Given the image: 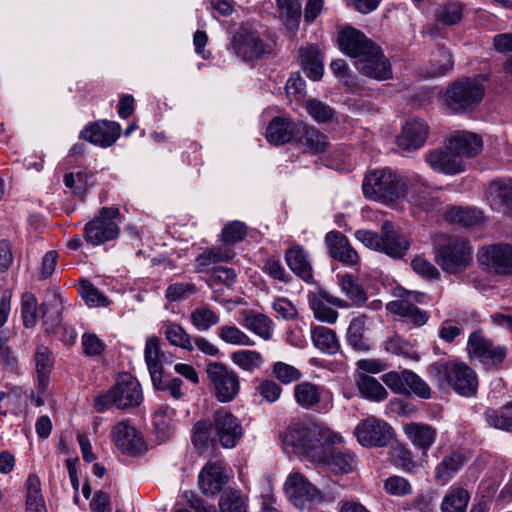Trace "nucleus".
<instances>
[{"label": "nucleus", "instance_id": "obj_1", "mask_svg": "<svg viewBox=\"0 0 512 512\" xmlns=\"http://www.w3.org/2000/svg\"><path fill=\"white\" fill-rule=\"evenodd\" d=\"M286 454H310L334 443L333 433L317 423L292 422L280 435Z\"/></svg>", "mask_w": 512, "mask_h": 512}, {"label": "nucleus", "instance_id": "obj_2", "mask_svg": "<svg viewBox=\"0 0 512 512\" xmlns=\"http://www.w3.org/2000/svg\"><path fill=\"white\" fill-rule=\"evenodd\" d=\"M366 197L385 204L408 196L407 180L388 168L376 169L366 175L363 185Z\"/></svg>", "mask_w": 512, "mask_h": 512}, {"label": "nucleus", "instance_id": "obj_3", "mask_svg": "<svg viewBox=\"0 0 512 512\" xmlns=\"http://www.w3.org/2000/svg\"><path fill=\"white\" fill-rule=\"evenodd\" d=\"M429 375L440 388L449 386L462 396L470 397L477 391V375L472 368L464 363H433L429 367Z\"/></svg>", "mask_w": 512, "mask_h": 512}, {"label": "nucleus", "instance_id": "obj_4", "mask_svg": "<svg viewBox=\"0 0 512 512\" xmlns=\"http://www.w3.org/2000/svg\"><path fill=\"white\" fill-rule=\"evenodd\" d=\"M473 261V250L470 244L458 237H447L438 244L435 251V262L445 272L458 275L464 272Z\"/></svg>", "mask_w": 512, "mask_h": 512}, {"label": "nucleus", "instance_id": "obj_5", "mask_svg": "<svg viewBox=\"0 0 512 512\" xmlns=\"http://www.w3.org/2000/svg\"><path fill=\"white\" fill-rule=\"evenodd\" d=\"M142 400L143 394L139 382L131 375L124 374L106 394L95 399L94 407L98 412H103L110 406L126 409L138 406Z\"/></svg>", "mask_w": 512, "mask_h": 512}, {"label": "nucleus", "instance_id": "obj_6", "mask_svg": "<svg viewBox=\"0 0 512 512\" xmlns=\"http://www.w3.org/2000/svg\"><path fill=\"white\" fill-rule=\"evenodd\" d=\"M355 236L366 247L381 251L392 258H402L410 245L391 222L383 223L381 234L369 230H358Z\"/></svg>", "mask_w": 512, "mask_h": 512}, {"label": "nucleus", "instance_id": "obj_7", "mask_svg": "<svg viewBox=\"0 0 512 512\" xmlns=\"http://www.w3.org/2000/svg\"><path fill=\"white\" fill-rule=\"evenodd\" d=\"M485 88L481 79L466 78L454 82L446 91L447 106L455 111L462 112L476 107L483 99Z\"/></svg>", "mask_w": 512, "mask_h": 512}, {"label": "nucleus", "instance_id": "obj_8", "mask_svg": "<svg viewBox=\"0 0 512 512\" xmlns=\"http://www.w3.org/2000/svg\"><path fill=\"white\" fill-rule=\"evenodd\" d=\"M206 373L215 398L221 403L234 400L240 391L237 373L221 362H210Z\"/></svg>", "mask_w": 512, "mask_h": 512}, {"label": "nucleus", "instance_id": "obj_9", "mask_svg": "<svg viewBox=\"0 0 512 512\" xmlns=\"http://www.w3.org/2000/svg\"><path fill=\"white\" fill-rule=\"evenodd\" d=\"M120 211L116 207H103L98 215L84 227L87 242L100 245L118 238L120 228L118 225Z\"/></svg>", "mask_w": 512, "mask_h": 512}, {"label": "nucleus", "instance_id": "obj_10", "mask_svg": "<svg viewBox=\"0 0 512 512\" xmlns=\"http://www.w3.org/2000/svg\"><path fill=\"white\" fill-rule=\"evenodd\" d=\"M211 428L215 442L225 449L236 447L244 434L240 420L225 408L213 413Z\"/></svg>", "mask_w": 512, "mask_h": 512}, {"label": "nucleus", "instance_id": "obj_11", "mask_svg": "<svg viewBox=\"0 0 512 512\" xmlns=\"http://www.w3.org/2000/svg\"><path fill=\"white\" fill-rule=\"evenodd\" d=\"M274 42L260 33L248 29H240L232 39L234 53L245 61L258 59L273 50Z\"/></svg>", "mask_w": 512, "mask_h": 512}, {"label": "nucleus", "instance_id": "obj_12", "mask_svg": "<svg viewBox=\"0 0 512 512\" xmlns=\"http://www.w3.org/2000/svg\"><path fill=\"white\" fill-rule=\"evenodd\" d=\"M357 441L363 447H384L393 437L392 427L375 416H368L355 428Z\"/></svg>", "mask_w": 512, "mask_h": 512}, {"label": "nucleus", "instance_id": "obj_13", "mask_svg": "<svg viewBox=\"0 0 512 512\" xmlns=\"http://www.w3.org/2000/svg\"><path fill=\"white\" fill-rule=\"evenodd\" d=\"M467 350L472 358L487 367L500 365L507 354L505 346L494 344L482 331H475L469 336Z\"/></svg>", "mask_w": 512, "mask_h": 512}, {"label": "nucleus", "instance_id": "obj_14", "mask_svg": "<svg viewBox=\"0 0 512 512\" xmlns=\"http://www.w3.org/2000/svg\"><path fill=\"white\" fill-rule=\"evenodd\" d=\"M382 380L395 393H414L424 399L431 397L428 384L410 370L388 372L383 375Z\"/></svg>", "mask_w": 512, "mask_h": 512}, {"label": "nucleus", "instance_id": "obj_15", "mask_svg": "<svg viewBox=\"0 0 512 512\" xmlns=\"http://www.w3.org/2000/svg\"><path fill=\"white\" fill-rule=\"evenodd\" d=\"M354 65L361 74L376 80L392 77L391 64L377 44L367 50L359 60L354 61Z\"/></svg>", "mask_w": 512, "mask_h": 512}, {"label": "nucleus", "instance_id": "obj_16", "mask_svg": "<svg viewBox=\"0 0 512 512\" xmlns=\"http://www.w3.org/2000/svg\"><path fill=\"white\" fill-rule=\"evenodd\" d=\"M407 297L391 301L387 304V309L396 315L404 318L416 326L424 325L429 315L426 311L421 310L413 304L414 302L424 303L426 295L419 292H406Z\"/></svg>", "mask_w": 512, "mask_h": 512}, {"label": "nucleus", "instance_id": "obj_17", "mask_svg": "<svg viewBox=\"0 0 512 512\" xmlns=\"http://www.w3.org/2000/svg\"><path fill=\"white\" fill-rule=\"evenodd\" d=\"M478 261L496 274H512V246L495 244L482 248Z\"/></svg>", "mask_w": 512, "mask_h": 512}, {"label": "nucleus", "instance_id": "obj_18", "mask_svg": "<svg viewBox=\"0 0 512 512\" xmlns=\"http://www.w3.org/2000/svg\"><path fill=\"white\" fill-rule=\"evenodd\" d=\"M285 491L290 501L298 508L321 500V492L300 473L289 475L285 482Z\"/></svg>", "mask_w": 512, "mask_h": 512}, {"label": "nucleus", "instance_id": "obj_19", "mask_svg": "<svg viewBox=\"0 0 512 512\" xmlns=\"http://www.w3.org/2000/svg\"><path fill=\"white\" fill-rule=\"evenodd\" d=\"M111 438L116 448L122 453L136 455L145 450L142 436L128 421H122L113 426Z\"/></svg>", "mask_w": 512, "mask_h": 512}, {"label": "nucleus", "instance_id": "obj_20", "mask_svg": "<svg viewBox=\"0 0 512 512\" xmlns=\"http://www.w3.org/2000/svg\"><path fill=\"white\" fill-rule=\"evenodd\" d=\"M426 162L434 171L443 174L453 175L465 170L463 159L447 147V142L443 148L427 153Z\"/></svg>", "mask_w": 512, "mask_h": 512}, {"label": "nucleus", "instance_id": "obj_21", "mask_svg": "<svg viewBox=\"0 0 512 512\" xmlns=\"http://www.w3.org/2000/svg\"><path fill=\"white\" fill-rule=\"evenodd\" d=\"M228 482V475L221 461L208 462L198 475L201 492L207 496H215Z\"/></svg>", "mask_w": 512, "mask_h": 512}, {"label": "nucleus", "instance_id": "obj_22", "mask_svg": "<svg viewBox=\"0 0 512 512\" xmlns=\"http://www.w3.org/2000/svg\"><path fill=\"white\" fill-rule=\"evenodd\" d=\"M121 127L117 122H96L80 133V137L94 145L109 147L119 138Z\"/></svg>", "mask_w": 512, "mask_h": 512}, {"label": "nucleus", "instance_id": "obj_23", "mask_svg": "<svg viewBox=\"0 0 512 512\" xmlns=\"http://www.w3.org/2000/svg\"><path fill=\"white\" fill-rule=\"evenodd\" d=\"M339 46L343 53L359 60L367 53V50L376 45L368 39L361 31L348 27L343 29L338 36Z\"/></svg>", "mask_w": 512, "mask_h": 512}, {"label": "nucleus", "instance_id": "obj_24", "mask_svg": "<svg viewBox=\"0 0 512 512\" xmlns=\"http://www.w3.org/2000/svg\"><path fill=\"white\" fill-rule=\"evenodd\" d=\"M66 301L56 292L49 293L41 304L39 311L43 318V328L47 333H55L62 322Z\"/></svg>", "mask_w": 512, "mask_h": 512}, {"label": "nucleus", "instance_id": "obj_25", "mask_svg": "<svg viewBox=\"0 0 512 512\" xmlns=\"http://www.w3.org/2000/svg\"><path fill=\"white\" fill-rule=\"evenodd\" d=\"M427 135L428 126L425 121L419 119L407 121L397 138L398 147L405 151L419 149L425 143Z\"/></svg>", "mask_w": 512, "mask_h": 512}, {"label": "nucleus", "instance_id": "obj_26", "mask_svg": "<svg viewBox=\"0 0 512 512\" xmlns=\"http://www.w3.org/2000/svg\"><path fill=\"white\" fill-rule=\"evenodd\" d=\"M447 147L463 157H475L481 153L483 148L482 138L473 132H458L447 141Z\"/></svg>", "mask_w": 512, "mask_h": 512}, {"label": "nucleus", "instance_id": "obj_27", "mask_svg": "<svg viewBox=\"0 0 512 512\" xmlns=\"http://www.w3.org/2000/svg\"><path fill=\"white\" fill-rule=\"evenodd\" d=\"M330 255L338 261L354 265L359 261L358 253L350 246L348 239L340 232L332 231L325 238Z\"/></svg>", "mask_w": 512, "mask_h": 512}, {"label": "nucleus", "instance_id": "obj_28", "mask_svg": "<svg viewBox=\"0 0 512 512\" xmlns=\"http://www.w3.org/2000/svg\"><path fill=\"white\" fill-rule=\"evenodd\" d=\"M285 261L290 270L299 278L310 282L313 278L312 265L306 250L300 245H293L285 252Z\"/></svg>", "mask_w": 512, "mask_h": 512}, {"label": "nucleus", "instance_id": "obj_29", "mask_svg": "<svg viewBox=\"0 0 512 512\" xmlns=\"http://www.w3.org/2000/svg\"><path fill=\"white\" fill-rule=\"evenodd\" d=\"M300 132V126L293 123L288 118L275 117L269 123L266 129V139L274 145H282Z\"/></svg>", "mask_w": 512, "mask_h": 512}, {"label": "nucleus", "instance_id": "obj_30", "mask_svg": "<svg viewBox=\"0 0 512 512\" xmlns=\"http://www.w3.org/2000/svg\"><path fill=\"white\" fill-rule=\"evenodd\" d=\"M466 462V456L461 451H452L445 455L435 466L434 478L441 485L447 484L460 471Z\"/></svg>", "mask_w": 512, "mask_h": 512}, {"label": "nucleus", "instance_id": "obj_31", "mask_svg": "<svg viewBox=\"0 0 512 512\" xmlns=\"http://www.w3.org/2000/svg\"><path fill=\"white\" fill-rule=\"evenodd\" d=\"M403 431L411 443L423 452L430 449L437 437L436 429L425 423L405 424Z\"/></svg>", "mask_w": 512, "mask_h": 512}, {"label": "nucleus", "instance_id": "obj_32", "mask_svg": "<svg viewBox=\"0 0 512 512\" xmlns=\"http://www.w3.org/2000/svg\"><path fill=\"white\" fill-rule=\"evenodd\" d=\"M34 364L37 375V389L43 394L50 381V374L54 365V357L50 349L38 345L34 354Z\"/></svg>", "mask_w": 512, "mask_h": 512}, {"label": "nucleus", "instance_id": "obj_33", "mask_svg": "<svg viewBox=\"0 0 512 512\" xmlns=\"http://www.w3.org/2000/svg\"><path fill=\"white\" fill-rule=\"evenodd\" d=\"M241 316V324L244 328L266 341L272 338L274 324L268 316L253 310H244L241 312Z\"/></svg>", "mask_w": 512, "mask_h": 512}, {"label": "nucleus", "instance_id": "obj_34", "mask_svg": "<svg viewBox=\"0 0 512 512\" xmlns=\"http://www.w3.org/2000/svg\"><path fill=\"white\" fill-rule=\"evenodd\" d=\"M298 59L306 75L319 80L323 75V59L319 49L313 45H306L299 49Z\"/></svg>", "mask_w": 512, "mask_h": 512}, {"label": "nucleus", "instance_id": "obj_35", "mask_svg": "<svg viewBox=\"0 0 512 512\" xmlns=\"http://www.w3.org/2000/svg\"><path fill=\"white\" fill-rule=\"evenodd\" d=\"M144 354L154 388H162V364L158 338L151 337L147 339Z\"/></svg>", "mask_w": 512, "mask_h": 512}, {"label": "nucleus", "instance_id": "obj_36", "mask_svg": "<svg viewBox=\"0 0 512 512\" xmlns=\"http://www.w3.org/2000/svg\"><path fill=\"white\" fill-rule=\"evenodd\" d=\"M276 8L286 29L295 32L302 15L301 2L299 0H276Z\"/></svg>", "mask_w": 512, "mask_h": 512}, {"label": "nucleus", "instance_id": "obj_37", "mask_svg": "<svg viewBox=\"0 0 512 512\" xmlns=\"http://www.w3.org/2000/svg\"><path fill=\"white\" fill-rule=\"evenodd\" d=\"M487 196L492 204L512 212V179L491 182Z\"/></svg>", "mask_w": 512, "mask_h": 512}, {"label": "nucleus", "instance_id": "obj_38", "mask_svg": "<svg viewBox=\"0 0 512 512\" xmlns=\"http://www.w3.org/2000/svg\"><path fill=\"white\" fill-rule=\"evenodd\" d=\"M356 385L361 395L371 401H384L388 393L385 387L374 377L360 373L356 377Z\"/></svg>", "mask_w": 512, "mask_h": 512}, {"label": "nucleus", "instance_id": "obj_39", "mask_svg": "<svg viewBox=\"0 0 512 512\" xmlns=\"http://www.w3.org/2000/svg\"><path fill=\"white\" fill-rule=\"evenodd\" d=\"M323 463L336 475L351 473L357 467L356 456L348 451L333 452Z\"/></svg>", "mask_w": 512, "mask_h": 512}, {"label": "nucleus", "instance_id": "obj_40", "mask_svg": "<svg viewBox=\"0 0 512 512\" xmlns=\"http://www.w3.org/2000/svg\"><path fill=\"white\" fill-rule=\"evenodd\" d=\"M323 387L308 381L300 382L294 387V397L301 407L311 408L321 401Z\"/></svg>", "mask_w": 512, "mask_h": 512}, {"label": "nucleus", "instance_id": "obj_41", "mask_svg": "<svg viewBox=\"0 0 512 512\" xmlns=\"http://www.w3.org/2000/svg\"><path fill=\"white\" fill-rule=\"evenodd\" d=\"M470 499L469 492L463 487L453 486L444 496L441 503L442 512H466Z\"/></svg>", "mask_w": 512, "mask_h": 512}, {"label": "nucleus", "instance_id": "obj_42", "mask_svg": "<svg viewBox=\"0 0 512 512\" xmlns=\"http://www.w3.org/2000/svg\"><path fill=\"white\" fill-rule=\"evenodd\" d=\"M311 338L315 347L325 353L334 354L339 349L335 332L325 326L314 327L311 331Z\"/></svg>", "mask_w": 512, "mask_h": 512}, {"label": "nucleus", "instance_id": "obj_43", "mask_svg": "<svg viewBox=\"0 0 512 512\" xmlns=\"http://www.w3.org/2000/svg\"><path fill=\"white\" fill-rule=\"evenodd\" d=\"M406 198L412 205L426 211H432L438 207L437 200L431 196V191L422 182L410 184Z\"/></svg>", "mask_w": 512, "mask_h": 512}, {"label": "nucleus", "instance_id": "obj_44", "mask_svg": "<svg viewBox=\"0 0 512 512\" xmlns=\"http://www.w3.org/2000/svg\"><path fill=\"white\" fill-rule=\"evenodd\" d=\"M487 423L500 430L512 431V401L499 409H488L485 412Z\"/></svg>", "mask_w": 512, "mask_h": 512}, {"label": "nucleus", "instance_id": "obj_45", "mask_svg": "<svg viewBox=\"0 0 512 512\" xmlns=\"http://www.w3.org/2000/svg\"><path fill=\"white\" fill-rule=\"evenodd\" d=\"M234 257L232 249L227 247H217L205 250L197 259V267L199 270H205L215 264L228 262Z\"/></svg>", "mask_w": 512, "mask_h": 512}, {"label": "nucleus", "instance_id": "obj_46", "mask_svg": "<svg viewBox=\"0 0 512 512\" xmlns=\"http://www.w3.org/2000/svg\"><path fill=\"white\" fill-rule=\"evenodd\" d=\"M464 6L460 2H450L440 6L435 13V21L438 26H453L458 24L463 17Z\"/></svg>", "mask_w": 512, "mask_h": 512}, {"label": "nucleus", "instance_id": "obj_47", "mask_svg": "<svg viewBox=\"0 0 512 512\" xmlns=\"http://www.w3.org/2000/svg\"><path fill=\"white\" fill-rule=\"evenodd\" d=\"M299 142L313 153L322 152L328 146L327 137L313 127H300Z\"/></svg>", "mask_w": 512, "mask_h": 512}, {"label": "nucleus", "instance_id": "obj_48", "mask_svg": "<svg viewBox=\"0 0 512 512\" xmlns=\"http://www.w3.org/2000/svg\"><path fill=\"white\" fill-rule=\"evenodd\" d=\"M231 360L240 369L250 373L260 369L264 363L261 353L255 350L235 351L231 354Z\"/></svg>", "mask_w": 512, "mask_h": 512}, {"label": "nucleus", "instance_id": "obj_49", "mask_svg": "<svg viewBox=\"0 0 512 512\" xmlns=\"http://www.w3.org/2000/svg\"><path fill=\"white\" fill-rule=\"evenodd\" d=\"M163 333L169 343L187 351L194 349L192 338L185 329L177 323H167L163 327Z\"/></svg>", "mask_w": 512, "mask_h": 512}, {"label": "nucleus", "instance_id": "obj_50", "mask_svg": "<svg viewBox=\"0 0 512 512\" xmlns=\"http://www.w3.org/2000/svg\"><path fill=\"white\" fill-rule=\"evenodd\" d=\"M218 337L225 343L235 346H253L252 339L235 325H223L218 329Z\"/></svg>", "mask_w": 512, "mask_h": 512}, {"label": "nucleus", "instance_id": "obj_51", "mask_svg": "<svg viewBox=\"0 0 512 512\" xmlns=\"http://www.w3.org/2000/svg\"><path fill=\"white\" fill-rule=\"evenodd\" d=\"M444 216L448 221L459 223L464 227H472L480 220V213L461 207H449L444 212Z\"/></svg>", "mask_w": 512, "mask_h": 512}, {"label": "nucleus", "instance_id": "obj_52", "mask_svg": "<svg viewBox=\"0 0 512 512\" xmlns=\"http://www.w3.org/2000/svg\"><path fill=\"white\" fill-rule=\"evenodd\" d=\"M452 57L448 50L439 47L433 52L430 60V75L433 77L442 76L452 69Z\"/></svg>", "mask_w": 512, "mask_h": 512}, {"label": "nucleus", "instance_id": "obj_53", "mask_svg": "<svg viewBox=\"0 0 512 512\" xmlns=\"http://www.w3.org/2000/svg\"><path fill=\"white\" fill-rule=\"evenodd\" d=\"M219 509L220 512H247V505L239 491L228 490L220 497Z\"/></svg>", "mask_w": 512, "mask_h": 512}, {"label": "nucleus", "instance_id": "obj_54", "mask_svg": "<svg viewBox=\"0 0 512 512\" xmlns=\"http://www.w3.org/2000/svg\"><path fill=\"white\" fill-rule=\"evenodd\" d=\"M191 322L199 331H207L212 326L218 324L219 316L209 307L196 308L191 313Z\"/></svg>", "mask_w": 512, "mask_h": 512}, {"label": "nucleus", "instance_id": "obj_55", "mask_svg": "<svg viewBox=\"0 0 512 512\" xmlns=\"http://www.w3.org/2000/svg\"><path fill=\"white\" fill-rule=\"evenodd\" d=\"M390 458L396 467L406 472H411L417 466L411 451L402 444L391 447Z\"/></svg>", "mask_w": 512, "mask_h": 512}, {"label": "nucleus", "instance_id": "obj_56", "mask_svg": "<svg viewBox=\"0 0 512 512\" xmlns=\"http://www.w3.org/2000/svg\"><path fill=\"white\" fill-rule=\"evenodd\" d=\"M383 488L387 494L396 497H406L413 493L410 482L398 475L388 477L384 481Z\"/></svg>", "mask_w": 512, "mask_h": 512}, {"label": "nucleus", "instance_id": "obj_57", "mask_svg": "<svg viewBox=\"0 0 512 512\" xmlns=\"http://www.w3.org/2000/svg\"><path fill=\"white\" fill-rule=\"evenodd\" d=\"M37 300L31 293H25L21 300V317L26 328H33L37 322Z\"/></svg>", "mask_w": 512, "mask_h": 512}, {"label": "nucleus", "instance_id": "obj_58", "mask_svg": "<svg viewBox=\"0 0 512 512\" xmlns=\"http://www.w3.org/2000/svg\"><path fill=\"white\" fill-rule=\"evenodd\" d=\"M79 293L89 307L107 306V298L89 281L81 280Z\"/></svg>", "mask_w": 512, "mask_h": 512}, {"label": "nucleus", "instance_id": "obj_59", "mask_svg": "<svg viewBox=\"0 0 512 512\" xmlns=\"http://www.w3.org/2000/svg\"><path fill=\"white\" fill-rule=\"evenodd\" d=\"M341 290L355 304L360 305L366 301V293L354 280L352 275H344L340 281Z\"/></svg>", "mask_w": 512, "mask_h": 512}, {"label": "nucleus", "instance_id": "obj_60", "mask_svg": "<svg viewBox=\"0 0 512 512\" xmlns=\"http://www.w3.org/2000/svg\"><path fill=\"white\" fill-rule=\"evenodd\" d=\"M384 349L392 354L414 358L413 346L398 335L387 338L383 343Z\"/></svg>", "mask_w": 512, "mask_h": 512}, {"label": "nucleus", "instance_id": "obj_61", "mask_svg": "<svg viewBox=\"0 0 512 512\" xmlns=\"http://www.w3.org/2000/svg\"><path fill=\"white\" fill-rule=\"evenodd\" d=\"M192 442L198 448L206 447L209 442H215L211 423L197 422L192 429Z\"/></svg>", "mask_w": 512, "mask_h": 512}, {"label": "nucleus", "instance_id": "obj_62", "mask_svg": "<svg viewBox=\"0 0 512 512\" xmlns=\"http://www.w3.org/2000/svg\"><path fill=\"white\" fill-rule=\"evenodd\" d=\"M493 45L497 52L509 56L504 63V69L512 73V33H503L494 36Z\"/></svg>", "mask_w": 512, "mask_h": 512}, {"label": "nucleus", "instance_id": "obj_63", "mask_svg": "<svg viewBox=\"0 0 512 512\" xmlns=\"http://www.w3.org/2000/svg\"><path fill=\"white\" fill-rule=\"evenodd\" d=\"M305 107L309 115L317 122H326L330 120L334 114L330 106L316 99L308 100Z\"/></svg>", "mask_w": 512, "mask_h": 512}, {"label": "nucleus", "instance_id": "obj_64", "mask_svg": "<svg viewBox=\"0 0 512 512\" xmlns=\"http://www.w3.org/2000/svg\"><path fill=\"white\" fill-rule=\"evenodd\" d=\"M273 373L283 384H290L302 377L299 369L284 362H276L273 365Z\"/></svg>", "mask_w": 512, "mask_h": 512}]
</instances>
